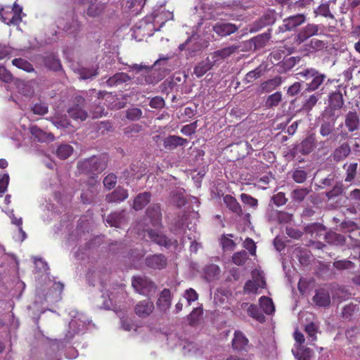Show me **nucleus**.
<instances>
[{
  "label": "nucleus",
  "instance_id": "1",
  "mask_svg": "<svg viewBox=\"0 0 360 360\" xmlns=\"http://www.w3.org/2000/svg\"><path fill=\"white\" fill-rule=\"evenodd\" d=\"M108 162V157L106 154H102L99 156L94 155L78 162L77 168L80 172L84 174H98L105 170Z\"/></svg>",
  "mask_w": 360,
  "mask_h": 360
},
{
  "label": "nucleus",
  "instance_id": "2",
  "mask_svg": "<svg viewBox=\"0 0 360 360\" xmlns=\"http://www.w3.org/2000/svg\"><path fill=\"white\" fill-rule=\"evenodd\" d=\"M297 79L305 81L310 80L307 84L306 91L311 92L317 90L324 82L326 75L319 72L315 68H306L296 74Z\"/></svg>",
  "mask_w": 360,
  "mask_h": 360
},
{
  "label": "nucleus",
  "instance_id": "3",
  "mask_svg": "<svg viewBox=\"0 0 360 360\" xmlns=\"http://www.w3.org/2000/svg\"><path fill=\"white\" fill-rule=\"evenodd\" d=\"M16 0L12 8L5 6L0 10V15L4 22L10 25H19L22 21V7Z\"/></svg>",
  "mask_w": 360,
  "mask_h": 360
},
{
  "label": "nucleus",
  "instance_id": "4",
  "mask_svg": "<svg viewBox=\"0 0 360 360\" xmlns=\"http://www.w3.org/2000/svg\"><path fill=\"white\" fill-rule=\"evenodd\" d=\"M131 284L137 292L146 296L156 290L155 284L146 276H134Z\"/></svg>",
  "mask_w": 360,
  "mask_h": 360
},
{
  "label": "nucleus",
  "instance_id": "5",
  "mask_svg": "<svg viewBox=\"0 0 360 360\" xmlns=\"http://www.w3.org/2000/svg\"><path fill=\"white\" fill-rule=\"evenodd\" d=\"M146 232L148 238L158 245L164 246L167 248L170 247L176 248L179 245V242L176 239H169L158 231L149 229Z\"/></svg>",
  "mask_w": 360,
  "mask_h": 360
},
{
  "label": "nucleus",
  "instance_id": "6",
  "mask_svg": "<svg viewBox=\"0 0 360 360\" xmlns=\"http://www.w3.org/2000/svg\"><path fill=\"white\" fill-rule=\"evenodd\" d=\"M305 21L306 16L304 14L290 15L283 20V25L279 27V31L282 32L292 31L304 23Z\"/></svg>",
  "mask_w": 360,
  "mask_h": 360
},
{
  "label": "nucleus",
  "instance_id": "7",
  "mask_svg": "<svg viewBox=\"0 0 360 360\" xmlns=\"http://www.w3.org/2000/svg\"><path fill=\"white\" fill-rule=\"evenodd\" d=\"M319 31V25L309 23L302 27L295 37L297 44H301L311 37L317 35Z\"/></svg>",
  "mask_w": 360,
  "mask_h": 360
},
{
  "label": "nucleus",
  "instance_id": "8",
  "mask_svg": "<svg viewBox=\"0 0 360 360\" xmlns=\"http://www.w3.org/2000/svg\"><path fill=\"white\" fill-rule=\"evenodd\" d=\"M239 48L238 45L234 44L214 51L211 54L212 63L214 64L221 63L224 60L237 53Z\"/></svg>",
  "mask_w": 360,
  "mask_h": 360
},
{
  "label": "nucleus",
  "instance_id": "9",
  "mask_svg": "<svg viewBox=\"0 0 360 360\" xmlns=\"http://www.w3.org/2000/svg\"><path fill=\"white\" fill-rule=\"evenodd\" d=\"M75 100L77 103L68 109V113L74 120L84 121L87 117V113L83 109L84 98L82 96H77Z\"/></svg>",
  "mask_w": 360,
  "mask_h": 360
},
{
  "label": "nucleus",
  "instance_id": "10",
  "mask_svg": "<svg viewBox=\"0 0 360 360\" xmlns=\"http://www.w3.org/2000/svg\"><path fill=\"white\" fill-rule=\"evenodd\" d=\"M145 264L150 269L161 270L167 266V259L162 254H155L147 256Z\"/></svg>",
  "mask_w": 360,
  "mask_h": 360
},
{
  "label": "nucleus",
  "instance_id": "11",
  "mask_svg": "<svg viewBox=\"0 0 360 360\" xmlns=\"http://www.w3.org/2000/svg\"><path fill=\"white\" fill-rule=\"evenodd\" d=\"M213 31L221 37L229 36L238 30V27L231 22H217L212 27Z\"/></svg>",
  "mask_w": 360,
  "mask_h": 360
},
{
  "label": "nucleus",
  "instance_id": "12",
  "mask_svg": "<svg viewBox=\"0 0 360 360\" xmlns=\"http://www.w3.org/2000/svg\"><path fill=\"white\" fill-rule=\"evenodd\" d=\"M146 215L153 226H160L162 224V212L159 204H152L146 210Z\"/></svg>",
  "mask_w": 360,
  "mask_h": 360
},
{
  "label": "nucleus",
  "instance_id": "13",
  "mask_svg": "<svg viewBox=\"0 0 360 360\" xmlns=\"http://www.w3.org/2000/svg\"><path fill=\"white\" fill-rule=\"evenodd\" d=\"M153 310L154 304L150 299L139 302L134 307L136 314L140 318L148 317Z\"/></svg>",
  "mask_w": 360,
  "mask_h": 360
},
{
  "label": "nucleus",
  "instance_id": "14",
  "mask_svg": "<svg viewBox=\"0 0 360 360\" xmlns=\"http://www.w3.org/2000/svg\"><path fill=\"white\" fill-rule=\"evenodd\" d=\"M314 147V138L312 136L307 137L304 139L300 146L297 148H294L290 150V155L295 158L297 153H301L302 155H307L310 153Z\"/></svg>",
  "mask_w": 360,
  "mask_h": 360
},
{
  "label": "nucleus",
  "instance_id": "15",
  "mask_svg": "<svg viewBox=\"0 0 360 360\" xmlns=\"http://www.w3.org/2000/svg\"><path fill=\"white\" fill-rule=\"evenodd\" d=\"M91 180L94 181L95 183L89 184L88 188L85 190L83 189L81 194V199L84 204L91 203L98 193V187L99 185L96 184V180H95L94 177H92Z\"/></svg>",
  "mask_w": 360,
  "mask_h": 360
},
{
  "label": "nucleus",
  "instance_id": "16",
  "mask_svg": "<svg viewBox=\"0 0 360 360\" xmlns=\"http://www.w3.org/2000/svg\"><path fill=\"white\" fill-rule=\"evenodd\" d=\"M172 293L171 291L165 288L162 290L158 298L156 304L158 309L162 312H166L171 307Z\"/></svg>",
  "mask_w": 360,
  "mask_h": 360
},
{
  "label": "nucleus",
  "instance_id": "17",
  "mask_svg": "<svg viewBox=\"0 0 360 360\" xmlns=\"http://www.w3.org/2000/svg\"><path fill=\"white\" fill-rule=\"evenodd\" d=\"M187 143L186 139L176 135H169L163 140V146L167 150H173L177 147L184 146Z\"/></svg>",
  "mask_w": 360,
  "mask_h": 360
},
{
  "label": "nucleus",
  "instance_id": "18",
  "mask_svg": "<svg viewBox=\"0 0 360 360\" xmlns=\"http://www.w3.org/2000/svg\"><path fill=\"white\" fill-rule=\"evenodd\" d=\"M223 201L226 207L238 217H241L243 214V209L236 198L231 195L226 194L223 197Z\"/></svg>",
  "mask_w": 360,
  "mask_h": 360
},
{
  "label": "nucleus",
  "instance_id": "19",
  "mask_svg": "<svg viewBox=\"0 0 360 360\" xmlns=\"http://www.w3.org/2000/svg\"><path fill=\"white\" fill-rule=\"evenodd\" d=\"M345 124L349 132H353L360 127V119L356 111H349L345 119Z\"/></svg>",
  "mask_w": 360,
  "mask_h": 360
},
{
  "label": "nucleus",
  "instance_id": "20",
  "mask_svg": "<svg viewBox=\"0 0 360 360\" xmlns=\"http://www.w3.org/2000/svg\"><path fill=\"white\" fill-rule=\"evenodd\" d=\"M276 13L270 10L266 12L256 22L257 30L262 29L266 26L274 24L276 20Z\"/></svg>",
  "mask_w": 360,
  "mask_h": 360
},
{
  "label": "nucleus",
  "instance_id": "21",
  "mask_svg": "<svg viewBox=\"0 0 360 360\" xmlns=\"http://www.w3.org/2000/svg\"><path fill=\"white\" fill-rule=\"evenodd\" d=\"M128 198V191L122 187H117L111 193L106 195L108 202H117L124 200Z\"/></svg>",
  "mask_w": 360,
  "mask_h": 360
},
{
  "label": "nucleus",
  "instance_id": "22",
  "mask_svg": "<svg viewBox=\"0 0 360 360\" xmlns=\"http://www.w3.org/2000/svg\"><path fill=\"white\" fill-rule=\"evenodd\" d=\"M151 193L150 192H143L139 193L134 200L133 208L136 211L143 210L150 201Z\"/></svg>",
  "mask_w": 360,
  "mask_h": 360
},
{
  "label": "nucleus",
  "instance_id": "23",
  "mask_svg": "<svg viewBox=\"0 0 360 360\" xmlns=\"http://www.w3.org/2000/svg\"><path fill=\"white\" fill-rule=\"evenodd\" d=\"M313 301L319 307H328L330 304V296L327 290L323 289L316 291Z\"/></svg>",
  "mask_w": 360,
  "mask_h": 360
},
{
  "label": "nucleus",
  "instance_id": "24",
  "mask_svg": "<svg viewBox=\"0 0 360 360\" xmlns=\"http://www.w3.org/2000/svg\"><path fill=\"white\" fill-rule=\"evenodd\" d=\"M248 340L242 332L236 330L234 333V338L232 340V347L234 350L242 351L245 349Z\"/></svg>",
  "mask_w": 360,
  "mask_h": 360
},
{
  "label": "nucleus",
  "instance_id": "25",
  "mask_svg": "<svg viewBox=\"0 0 360 360\" xmlns=\"http://www.w3.org/2000/svg\"><path fill=\"white\" fill-rule=\"evenodd\" d=\"M42 63L46 68L53 71L59 70L62 67L60 60L53 54L44 56Z\"/></svg>",
  "mask_w": 360,
  "mask_h": 360
},
{
  "label": "nucleus",
  "instance_id": "26",
  "mask_svg": "<svg viewBox=\"0 0 360 360\" xmlns=\"http://www.w3.org/2000/svg\"><path fill=\"white\" fill-rule=\"evenodd\" d=\"M107 223L111 226L119 228L126 221L124 211L115 212L110 214L107 218Z\"/></svg>",
  "mask_w": 360,
  "mask_h": 360
},
{
  "label": "nucleus",
  "instance_id": "27",
  "mask_svg": "<svg viewBox=\"0 0 360 360\" xmlns=\"http://www.w3.org/2000/svg\"><path fill=\"white\" fill-rule=\"evenodd\" d=\"M105 7L103 3L96 0L86 7V13L89 17H98L104 11Z\"/></svg>",
  "mask_w": 360,
  "mask_h": 360
},
{
  "label": "nucleus",
  "instance_id": "28",
  "mask_svg": "<svg viewBox=\"0 0 360 360\" xmlns=\"http://www.w3.org/2000/svg\"><path fill=\"white\" fill-rule=\"evenodd\" d=\"M351 152L350 146L348 143H344L338 147L333 153V160L336 162L346 158Z\"/></svg>",
  "mask_w": 360,
  "mask_h": 360
},
{
  "label": "nucleus",
  "instance_id": "29",
  "mask_svg": "<svg viewBox=\"0 0 360 360\" xmlns=\"http://www.w3.org/2000/svg\"><path fill=\"white\" fill-rule=\"evenodd\" d=\"M359 311L360 307L359 304L349 303L342 309V316L345 320L352 321Z\"/></svg>",
  "mask_w": 360,
  "mask_h": 360
},
{
  "label": "nucleus",
  "instance_id": "30",
  "mask_svg": "<svg viewBox=\"0 0 360 360\" xmlns=\"http://www.w3.org/2000/svg\"><path fill=\"white\" fill-rule=\"evenodd\" d=\"M330 107L335 110H340L344 105L343 96L340 91H335L329 96Z\"/></svg>",
  "mask_w": 360,
  "mask_h": 360
},
{
  "label": "nucleus",
  "instance_id": "31",
  "mask_svg": "<svg viewBox=\"0 0 360 360\" xmlns=\"http://www.w3.org/2000/svg\"><path fill=\"white\" fill-rule=\"evenodd\" d=\"M130 79V77L127 73L119 72L110 77L106 82L108 86H113L127 82Z\"/></svg>",
  "mask_w": 360,
  "mask_h": 360
},
{
  "label": "nucleus",
  "instance_id": "32",
  "mask_svg": "<svg viewBox=\"0 0 360 360\" xmlns=\"http://www.w3.org/2000/svg\"><path fill=\"white\" fill-rule=\"evenodd\" d=\"M282 79L281 77H276L273 79L262 82L260 85L263 92H270L281 84Z\"/></svg>",
  "mask_w": 360,
  "mask_h": 360
},
{
  "label": "nucleus",
  "instance_id": "33",
  "mask_svg": "<svg viewBox=\"0 0 360 360\" xmlns=\"http://www.w3.org/2000/svg\"><path fill=\"white\" fill-rule=\"evenodd\" d=\"M265 72L264 68L259 65L253 70L248 72L244 78V82L246 84L252 83L259 77H261Z\"/></svg>",
  "mask_w": 360,
  "mask_h": 360
},
{
  "label": "nucleus",
  "instance_id": "34",
  "mask_svg": "<svg viewBox=\"0 0 360 360\" xmlns=\"http://www.w3.org/2000/svg\"><path fill=\"white\" fill-rule=\"evenodd\" d=\"M233 235L230 233L227 235H222L220 238V244L222 250L224 252L233 251L236 248V243L231 238H233Z\"/></svg>",
  "mask_w": 360,
  "mask_h": 360
},
{
  "label": "nucleus",
  "instance_id": "35",
  "mask_svg": "<svg viewBox=\"0 0 360 360\" xmlns=\"http://www.w3.org/2000/svg\"><path fill=\"white\" fill-rule=\"evenodd\" d=\"M259 304L264 312L266 314H272L275 311L273 301L271 298L262 296L259 298Z\"/></svg>",
  "mask_w": 360,
  "mask_h": 360
},
{
  "label": "nucleus",
  "instance_id": "36",
  "mask_svg": "<svg viewBox=\"0 0 360 360\" xmlns=\"http://www.w3.org/2000/svg\"><path fill=\"white\" fill-rule=\"evenodd\" d=\"M325 240L328 243L335 245H342L345 241L344 236L335 232L327 233Z\"/></svg>",
  "mask_w": 360,
  "mask_h": 360
},
{
  "label": "nucleus",
  "instance_id": "37",
  "mask_svg": "<svg viewBox=\"0 0 360 360\" xmlns=\"http://www.w3.org/2000/svg\"><path fill=\"white\" fill-rule=\"evenodd\" d=\"M357 167L358 164L356 162L344 165L343 168L346 170L345 182H351L354 179L357 173Z\"/></svg>",
  "mask_w": 360,
  "mask_h": 360
},
{
  "label": "nucleus",
  "instance_id": "38",
  "mask_svg": "<svg viewBox=\"0 0 360 360\" xmlns=\"http://www.w3.org/2000/svg\"><path fill=\"white\" fill-rule=\"evenodd\" d=\"M213 65V63L208 60L202 61L195 67L194 74L197 77H201L212 68Z\"/></svg>",
  "mask_w": 360,
  "mask_h": 360
},
{
  "label": "nucleus",
  "instance_id": "39",
  "mask_svg": "<svg viewBox=\"0 0 360 360\" xmlns=\"http://www.w3.org/2000/svg\"><path fill=\"white\" fill-rule=\"evenodd\" d=\"M12 64L16 68L27 72H32L34 70L32 64H31L27 60L21 58H14L12 60Z\"/></svg>",
  "mask_w": 360,
  "mask_h": 360
},
{
  "label": "nucleus",
  "instance_id": "40",
  "mask_svg": "<svg viewBox=\"0 0 360 360\" xmlns=\"http://www.w3.org/2000/svg\"><path fill=\"white\" fill-rule=\"evenodd\" d=\"M311 189L308 188H299L291 193V198L294 201L302 202L310 193Z\"/></svg>",
  "mask_w": 360,
  "mask_h": 360
},
{
  "label": "nucleus",
  "instance_id": "41",
  "mask_svg": "<svg viewBox=\"0 0 360 360\" xmlns=\"http://www.w3.org/2000/svg\"><path fill=\"white\" fill-rule=\"evenodd\" d=\"M247 311L250 317L256 319L257 321L261 323L264 321L265 317L257 305L250 304L248 307Z\"/></svg>",
  "mask_w": 360,
  "mask_h": 360
},
{
  "label": "nucleus",
  "instance_id": "42",
  "mask_svg": "<svg viewBox=\"0 0 360 360\" xmlns=\"http://www.w3.org/2000/svg\"><path fill=\"white\" fill-rule=\"evenodd\" d=\"M248 259V254L245 250L235 252L232 256V262L237 266H243Z\"/></svg>",
  "mask_w": 360,
  "mask_h": 360
},
{
  "label": "nucleus",
  "instance_id": "43",
  "mask_svg": "<svg viewBox=\"0 0 360 360\" xmlns=\"http://www.w3.org/2000/svg\"><path fill=\"white\" fill-rule=\"evenodd\" d=\"M282 99V94L280 91H276L269 95L265 102L266 107L271 108L278 105Z\"/></svg>",
  "mask_w": 360,
  "mask_h": 360
},
{
  "label": "nucleus",
  "instance_id": "44",
  "mask_svg": "<svg viewBox=\"0 0 360 360\" xmlns=\"http://www.w3.org/2000/svg\"><path fill=\"white\" fill-rule=\"evenodd\" d=\"M73 148L68 144H63L58 146L56 150L57 156L61 160H65L72 153Z\"/></svg>",
  "mask_w": 360,
  "mask_h": 360
},
{
  "label": "nucleus",
  "instance_id": "45",
  "mask_svg": "<svg viewBox=\"0 0 360 360\" xmlns=\"http://www.w3.org/2000/svg\"><path fill=\"white\" fill-rule=\"evenodd\" d=\"M269 32L270 30H268V32L259 34L254 38L253 40L256 47L262 48L266 45V44L269 41V40L271 38V34Z\"/></svg>",
  "mask_w": 360,
  "mask_h": 360
},
{
  "label": "nucleus",
  "instance_id": "46",
  "mask_svg": "<svg viewBox=\"0 0 360 360\" xmlns=\"http://www.w3.org/2000/svg\"><path fill=\"white\" fill-rule=\"evenodd\" d=\"M30 133L34 138L41 142L44 141L48 139V134L36 125L30 127Z\"/></svg>",
  "mask_w": 360,
  "mask_h": 360
},
{
  "label": "nucleus",
  "instance_id": "47",
  "mask_svg": "<svg viewBox=\"0 0 360 360\" xmlns=\"http://www.w3.org/2000/svg\"><path fill=\"white\" fill-rule=\"evenodd\" d=\"M319 330V326L314 323L311 322L307 324L304 327V331L311 338V341H316V333Z\"/></svg>",
  "mask_w": 360,
  "mask_h": 360
},
{
  "label": "nucleus",
  "instance_id": "48",
  "mask_svg": "<svg viewBox=\"0 0 360 360\" xmlns=\"http://www.w3.org/2000/svg\"><path fill=\"white\" fill-rule=\"evenodd\" d=\"M292 178L296 183L302 184L307 178V173L304 170L296 169L292 173Z\"/></svg>",
  "mask_w": 360,
  "mask_h": 360
},
{
  "label": "nucleus",
  "instance_id": "49",
  "mask_svg": "<svg viewBox=\"0 0 360 360\" xmlns=\"http://www.w3.org/2000/svg\"><path fill=\"white\" fill-rule=\"evenodd\" d=\"M315 13L317 15H321L326 18H334L333 15L331 13L330 11V7L328 4H321L316 10Z\"/></svg>",
  "mask_w": 360,
  "mask_h": 360
},
{
  "label": "nucleus",
  "instance_id": "50",
  "mask_svg": "<svg viewBox=\"0 0 360 360\" xmlns=\"http://www.w3.org/2000/svg\"><path fill=\"white\" fill-rule=\"evenodd\" d=\"M142 117V111L140 108H134L126 111V117L131 121L139 120Z\"/></svg>",
  "mask_w": 360,
  "mask_h": 360
},
{
  "label": "nucleus",
  "instance_id": "51",
  "mask_svg": "<svg viewBox=\"0 0 360 360\" xmlns=\"http://www.w3.org/2000/svg\"><path fill=\"white\" fill-rule=\"evenodd\" d=\"M197 127L198 121H195L191 124L183 126L181 129V132L186 136H190L195 133Z\"/></svg>",
  "mask_w": 360,
  "mask_h": 360
},
{
  "label": "nucleus",
  "instance_id": "52",
  "mask_svg": "<svg viewBox=\"0 0 360 360\" xmlns=\"http://www.w3.org/2000/svg\"><path fill=\"white\" fill-rule=\"evenodd\" d=\"M300 58L299 57H285L283 60V66L285 70H290L299 61Z\"/></svg>",
  "mask_w": 360,
  "mask_h": 360
},
{
  "label": "nucleus",
  "instance_id": "53",
  "mask_svg": "<svg viewBox=\"0 0 360 360\" xmlns=\"http://www.w3.org/2000/svg\"><path fill=\"white\" fill-rule=\"evenodd\" d=\"M240 200L243 203L253 208H256L258 205V200L247 193H242L240 195Z\"/></svg>",
  "mask_w": 360,
  "mask_h": 360
},
{
  "label": "nucleus",
  "instance_id": "54",
  "mask_svg": "<svg viewBox=\"0 0 360 360\" xmlns=\"http://www.w3.org/2000/svg\"><path fill=\"white\" fill-rule=\"evenodd\" d=\"M319 101V97L316 94L311 95L309 98L304 102L302 108L305 111H310L315 106Z\"/></svg>",
  "mask_w": 360,
  "mask_h": 360
},
{
  "label": "nucleus",
  "instance_id": "55",
  "mask_svg": "<svg viewBox=\"0 0 360 360\" xmlns=\"http://www.w3.org/2000/svg\"><path fill=\"white\" fill-rule=\"evenodd\" d=\"M202 314V309L200 307L194 308L188 316V321L191 325H194Z\"/></svg>",
  "mask_w": 360,
  "mask_h": 360
},
{
  "label": "nucleus",
  "instance_id": "56",
  "mask_svg": "<svg viewBox=\"0 0 360 360\" xmlns=\"http://www.w3.org/2000/svg\"><path fill=\"white\" fill-rule=\"evenodd\" d=\"M9 179L10 178L8 174L0 175V197H2L7 191Z\"/></svg>",
  "mask_w": 360,
  "mask_h": 360
},
{
  "label": "nucleus",
  "instance_id": "57",
  "mask_svg": "<svg viewBox=\"0 0 360 360\" xmlns=\"http://www.w3.org/2000/svg\"><path fill=\"white\" fill-rule=\"evenodd\" d=\"M149 105L152 108L162 109L165 105V100L161 96H155L152 98L149 102Z\"/></svg>",
  "mask_w": 360,
  "mask_h": 360
},
{
  "label": "nucleus",
  "instance_id": "58",
  "mask_svg": "<svg viewBox=\"0 0 360 360\" xmlns=\"http://www.w3.org/2000/svg\"><path fill=\"white\" fill-rule=\"evenodd\" d=\"M32 110L34 114L44 115L48 112V106L44 103H36L32 106Z\"/></svg>",
  "mask_w": 360,
  "mask_h": 360
},
{
  "label": "nucleus",
  "instance_id": "59",
  "mask_svg": "<svg viewBox=\"0 0 360 360\" xmlns=\"http://www.w3.org/2000/svg\"><path fill=\"white\" fill-rule=\"evenodd\" d=\"M298 259L300 264L303 266H307L310 262L311 254L310 252L305 250H300L297 255Z\"/></svg>",
  "mask_w": 360,
  "mask_h": 360
},
{
  "label": "nucleus",
  "instance_id": "60",
  "mask_svg": "<svg viewBox=\"0 0 360 360\" xmlns=\"http://www.w3.org/2000/svg\"><path fill=\"white\" fill-rule=\"evenodd\" d=\"M117 183V176L114 174H109L103 179V185L106 188H114Z\"/></svg>",
  "mask_w": 360,
  "mask_h": 360
},
{
  "label": "nucleus",
  "instance_id": "61",
  "mask_svg": "<svg viewBox=\"0 0 360 360\" xmlns=\"http://www.w3.org/2000/svg\"><path fill=\"white\" fill-rule=\"evenodd\" d=\"M259 286L255 281L248 280L244 285L243 291L245 293H257Z\"/></svg>",
  "mask_w": 360,
  "mask_h": 360
},
{
  "label": "nucleus",
  "instance_id": "62",
  "mask_svg": "<svg viewBox=\"0 0 360 360\" xmlns=\"http://www.w3.org/2000/svg\"><path fill=\"white\" fill-rule=\"evenodd\" d=\"M333 266L337 269L343 270L352 268L354 264L349 260H338L333 262Z\"/></svg>",
  "mask_w": 360,
  "mask_h": 360
},
{
  "label": "nucleus",
  "instance_id": "63",
  "mask_svg": "<svg viewBox=\"0 0 360 360\" xmlns=\"http://www.w3.org/2000/svg\"><path fill=\"white\" fill-rule=\"evenodd\" d=\"M243 247L249 251L251 255L254 256L256 255L257 247L252 238H247L243 243Z\"/></svg>",
  "mask_w": 360,
  "mask_h": 360
},
{
  "label": "nucleus",
  "instance_id": "64",
  "mask_svg": "<svg viewBox=\"0 0 360 360\" xmlns=\"http://www.w3.org/2000/svg\"><path fill=\"white\" fill-rule=\"evenodd\" d=\"M272 200L274 202V204L277 206H282L285 205L288 199L285 198V195L283 192H279L275 195H273Z\"/></svg>",
  "mask_w": 360,
  "mask_h": 360
}]
</instances>
